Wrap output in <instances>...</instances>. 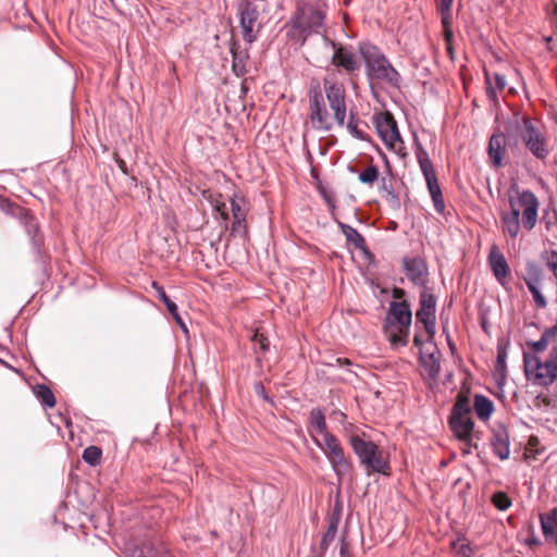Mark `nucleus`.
Returning a JSON list of instances; mask_svg holds the SVG:
<instances>
[{
	"mask_svg": "<svg viewBox=\"0 0 557 557\" xmlns=\"http://www.w3.org/2000/svg\"><path fill=\"white\" fill-rule=\"evenodd\" d=\"M509 210L500 212L503 233L517 238L521 226L527 231L534 228L537 221L539 200L531 190L509 195Z\"/></svg>",
	"mask_w": 557,
	"mask_h": 557,
	"instance_id": "nucleus-1",
	"label": "nucleus"
},
{
	"mask_svg": "<svg viewBox=\"0 0 557 557\" xmlns=\"http://www.w3.org/2000/svg\"><path fill=\"white\" fill-rule=\"evenodd\" d=\"M325 12L310 3L299 4L286 23V36L289 40L304 46L308 37L319 34L324 25Z\"/></svg>",
	"mask_w": 557,
	"mask_h": 557,
	"instance_id": "nucleus-2",
	"label": "nucleus"
},
{
	"mask_svg": "<svg viewBox=\"0 0 557 557\" xmlns=\"http://www.w3.org/2000/svg\"><path fill=\"white\" fill-rule=\"evenodd\" d=\"M359 53L364 61L367 78L371 85L376 82L399 87L400 74L376 46L362 42L359 45Z\"/></svg>",
	"mask_w": 557,
	"mask_h": 557,
	"instance_id": "nucleus-3",
	"label": "nucleus"
},
{
	"mask_svg": "<svg viewBox=\"0 0 557 557\" xmlns=\"http://www.w3.org/2000/svg\"><path fill=\"white\" fill-rule=\"evenodd\" d=\"M267 3L264 0H242L237 5V16L242 37L246 44H253L265 24Z\"/></svg>",
	"mask_w": 557,
	"mask_h": 557,
	"instance_id": "nucleus-4",
	"label": "nucleus"
},
{
	"mask_svg": "<svg viewBox=\"0 0 557 557\" xmlns=\"http://www.w3.org/2000/svg\"><path fill=\"white\" fill-rule=\"evenodd\" d=\"M349 444L354 453L358 456L360 463L366 468L367 473H386L388 469L387 461L383 458L376 444L372 441H366L358 434L349 436Z\"/></svg>",
	"mask_w": 557,
	"mask_h": 557,
	"instance_id": "nucleus-5",
	"label": "nucleus"
},
{
	"mask_svg": "<svg viewBox=\"0 0 557 557\" xmlns=\"http://www.w3.org/2000/svg\"><path fill=\"white\" fill-rule=\"evenodd\" d=\"M309 110L312 128L319 132H330L333 123L326 109L323 92L320 85H311L309 90Z\"/></svg>",
	"mask_w": 557,
	"mask_h": 557,
	"instance_id": "nucleus-6",
	"label": "nucleus"
},
{
	"mask_svg": "<svg viewBox=\"0 0 557 557\" xmlns=\"http://www.w3.org/2000/svg\"><path fill=\"white\" fill-rule=\"evenodd\" d=\"M323 88L329 101L330 108L334 113V119L338 126L345 125L347 106H346V90L342 83L336 81L323 79Z\"/></svg>",
	"mask_w": 557,
	"mask_h": 557,
	"instance_id": "nucleus-7",
	"label": "nucleus"
},
{
	"mask_svg": "<svg viewBox=\"0 0 557 557\" xmlns=\"http://www.w3.org/2000/svg\"><path fill=\"white\" fill-rule=\"evenodd\" d=\"M521 138L528 150L537 159L544 160L548 153V144L540 128L535 127L530 117H522Z\"/></svg>",
	"mask_w": 557,
	"mask_h": 557,
	"instance_id": "nucleus-8",
	"label": "nucleus"
},
{
	"mask_svg": "<svg viewBox=\"0 0 557 557\" xmlns=\"http://www.w3.org/2000/svg\"><path fill=\"white\" fill-rule=\"evenodd\" d=\"M435 311L436 298L428 288H423L420 294V308L416 313V318L418 322L424 325L430 339L435 335Z\"/></svg>",
	"mask_w": 557,
	"mask_h": 557,
	"instance_id": "nucleus-9",
	"label": "nucleus"
},
{
	"mask_svg": "<svg viewBox=\"0 0 557 557\" xmlns=\"http://www.w3.org/2000/svg\"><path fill=\"white\" fill-rule=\"evenodd\" d=\"M374 124L379 136L387 147L395 148L398 141L403 143L397 123L389 112L376 114Z\"/></svg>",
	"mask_w": 557,
	"mask_h": 557,
	"instance_id": "nucleus-10",
	"label": "nucleus"
},
{
	"mask_svg": "<svg viewBox=\"0 0 557 557\" xmlns=\"http://www.w3.org/2000/svg\"><path fill=\"white\" fill-rule=\"evenodd\" d=\"M324 41L330 45L334 53L332 55V64L336 67L343 69L347 73H354L360 69V63L356 54L347 47L330 40L326 36L323 37Z\"/></svg>",
	"mask_w": 557,
	"mask_h": 557,
	"instance_id": "nucleus-11",
	"label": "nucleus"
},
{
	"mask_svg": "<svg viewBox=\"0 0 557 557\" xmlns=\"http://www.w3.org/2000/svg\"><path fill=\"white\" fill-rule=\"evenodd\" d=\"M448 424L458 441L469 447H478L474 440H479V434L474 432V422L471 417L449 418Z\"/></svg>",
	"mask_w": 557,
	"mask_h": 557,
	"instance_id": "nucleus-12",
	"label": "nucleus"
},
{
	"mask_svg": "<svg viewBox=\"0 0 557 557\" xmlns=\"http://www.w3.org/2000/svg\"><path fill=\"white\" fill-rule=\"evenodd\" d=\"M124 554L125 557H173L161 544L147 540L127 543Z\"/></svg>",
	"mask_w": 557,
	"mask_h": 557,
	"instance_id": "nucleus-13",
	"label": "nucleus"
},
{
	"mask_svg": "<svg viewBox=\"0 0 557 557\" xmlns=\"http://www.w3.org/2000/svg\"><path fill=\"white\" fill-rule=\"evenodd\" d=\"M403 263L406 276L414 285L428 288L429 270L426 262L421 258H405Z\"/></svg>",
	"mask_w": 557,
	"mask_h": 557,
	"instance_id": "nucleus-14",
	"label": "nucleus"
},
{
	"mask_svg": "<svg viewBox=\"0 0 557 557\" xmlns=\"http://www.w3.org/2000/svg\"><path fill=\"white\" fill-rule=\"evenodd\" d=\"M506 152V135L504 133H494L488 141L487 153L495 168L503 166Z\"/></svg>",
	"mask_w": 557,
	"mask_h": 557,
	"instance_id": "nucleus-15",
	"label": "nucleus"
},
{
	"mask_svg": "<svg viewBox=\"0 0 557 557\" xmlns=\"http://www.w3.org/2000/svg\"><path fill=\"white\" fill-rule=\"evenodd\" d=\"M388 315L399 324L401 329H409L412 321L410 305L406 301H392L389 304Z\"/></svg>",
	"mask_w": 557,
	"mask_h": 557,
	"instance_id": "nucleus-16",
	"label": "nucleus"
},
{
	"mask_svg": "<svg viewBox=\"0 0 557 557\" xmlns=\"http://www.w3.org/2000/svg\"><path fill=\"white\" fill-rule=\"evenodd\" d=\"M327 460L339 481H343L347 476H351L352 463L350 458L345 455L344 448Z\"/></svg>",
	"mask_w": 557,
	"mask_h": 557,
	"instance_id": "nucleus-17",
	"label": "nucleus"
},
{
	"mask_svg": "<svg viewBox=\"0 0 557 557\" xmlns=\"http://www.w3.org/2000/svg\"><path fill=\"white\" fill-rule=\"evenodd\" d=\"M488 262L496 280L503 284L509 273V265L504 255L495 246L491 249Z\"/></svg>",
	"mask_w": 557,
	"mask_h": 557,
	"instance_id": "nucleus-18",
	"label": "nucleus"
},
{
	"mask_svg": "<svg viewBox=\"0 0 557 557\" xmlns=\"http://www.w3.org/2000/svg\"><path fill=\"white\" fill-rule=\"evenodd\" d=\"M524 282L529 292L532 294L536 306L542 309L545 308L547 306V301L539 288L540 273L534 265L529 269L528 276L524 278Z\"/></svg>",
	"mask_w": 557,
	"mask_h": 557,
	"instance_id": "nucleus-19",
	"label": "nucleus"
},
{
	"mask_svg": "<svg viewBox=\"0 0 557 557\" xmlns=\"http://www.w3.org/2000/svg\"><path fill=\"white\" fill-rule=\"evenodd\" d=\"M493 450L499 459L505 460L509 457V435L506 429L502 428L493 433L492 437Z\"/></svg>",
	"mask_w": 557,
	"mask_h": 557,
	"instance_id": "nucleus-20",
	"label": "nucleus"
},
{
	"mask_svg": "<svg viewBox=\"0 0 557 557\" xmlns=\"http://www.w3.org/2000/svg\"><path fill=\"white\" fill-rule=\"evenodd\" d=\"M541 527L546 541L557 544V507L541 516Z\"/></svg>",
	"mask_w": 557,
	"mask_h": 557,
	"instance_id": "nucleus-21",
	"label": "nucleus"
},
{
	"mask_svg": "<svg viewBox=\"0 0 557 557\" xmlns=\"http://www.w3.org/2000/svg\"><path fill=\"white\" fill-rule=\"evenodd\" d=\"M231 53L233 58V71L237 76L246 73V61L248 60V51L242 50L237 41L233 40L231 44Z\"/></svg>",
	"mask_w": 557,
	"mask_h": 557,
	"instance_id": "nucleus-22",
	"label": "nucleus"
},
{
	"mask_svg": "<svg viewBox=\"0 0 557 557\" xmlns=\"http://www.w3.org/2000/svg\"><path fill=\"white\" fill-rule=\"evenodd\" d=\"M152 287L156 289L160 300L165 305L166 309L173 315L176 323L181 326V329L184 332H187V327L178 313V308H177L176 304L170 299V297L164 292L163 287L161 285H159L158 282H156V281L152 282Z\"/></svg>",
	"mask_w": 557,
	"mask_h": 557,
	"instance_id": "nucleus-23",
	"label": "nucleus"
},
{
	"mask_svg": "<svg viewBox=\"0 0 557 557\" xmlns=\"http://www.w3.org/2000/svg\"><path fill=\"white\" fill-rule=\"evenodd\" d=\"M337 224L344 234L347 244L352 245L356 249L367 250L364 237L355 227L343 222H337Z\"/></svg>",
	"mask_w": 557,
	"mask_h": 557,
	"instance_id": "nucleus-24",
	"label": "nucleus"
},
{
	"mask_svg": "<svg viewBox=\"0 0 557 557\" xmlns=\"http://www.w3.org/2000/svg\"><path fill=\"white\" fill-rule=\"evenodd\" d=\"M314 442L327 459L343 449L338 438L330 432L325 433L321 440L314 438Z\"/></svg>",
	"mask_w": 557,
	"mask_h": 557,
	"instance_id": "nucleus-25",
	"label": "nucleus"
},
{
	"mask_svg": "<svg viewBox=\"0 0 557 557\" xmlns=\"http://www.w3.org/2000/svg\"><path fill=\"white\" fill-rule=\"evenodd\" d=\"M416 158L419 163L420 170L425 180L436 176L433 163L430 160L429 153L421 144L416 145Z\"/></svg>",
	"mask_w": 557,
	"mask_h": 557,
	"instance_id": "nucleus-26",
	"label": "nucleus"
},
{
	"mask_svg": "<svg viewBox=\"0 0 557 557\" xmlns=\"http://www.w3.org/2000/svg\"><path fill=\"white\" fill-rule=\"evenodd\" d=\"M473 408L480 420L487 421L494 411V404L488 397L478 394L474 396Z\"/></svg>",
	"mask_w": 557,
	"mask_h": 557,
	"instance_id": "nucleus-27",
	"label": "nucleus"
},
{
	"mask_svg": "<svg viewBox=\"0 0 557 557\" xmlns=\"http://www.w3.org/2000/svg\"><path fill=\"white\" fill-rule=\"evenodd\" d=\"M425 182H426L428 190L432 198L435 211L441 214L444 213L445 203H444V198L442 195L441 187L438 185L437 177L434 176V177L428 178V180H425Z\"/></svg>",
	"mask_w": 557,
	"mask_h": 557,
	"instance_id": "nucleus-28",
	"label": "nucleus"
},
{
	"mask_svg": "<svg viewBox=\"0 0 557 557\" xmlns=\"http://www.w3.org/2000/svg\"><path fill=\"white\" fill-rule=\"evenodd\" d=\"M420 364L423 368V370L426 373L429 379H431V380L437 379L440 371H441V363H440V359L435 356L434 352H431L425 356H421Z\"/></svg>",
	"mask_w": 557,
	"mask_h": 557,
	"instance_id": "nucleus-29",
	"label": "nucleus"
},
{
	"mask_svg": "<svg viewBox=\"0 0 557 557\" xmlns=\"http://www.w3.org/2000/svg\"><path fill=\"white\" fill-rule=\"evenodd\" d=\"M309 423L313 431L321 436L329 433L325 416L320 408H313L309 414Z\"/></svg>",
	"mask_w": 557,
	"mask_h": 557,
	"instance_id": "nucleus-30",
	"label": "nucleus"
},
{
	"mask_svg": "<svg viewBox=\"0 0 557 557\" xmlns=\"http://www.w3.org/2000/svg\"><path fill=\"white\" fill-rule=\"evenodd\" d=\"M471 407L468 396L459 394L453 406L449 418L470 417Z\"/></svg>",
	"mask_w": 557,
	"mask_h": 557,
	"instance_id": "nucleus-31",
	"label": "nucleus"
},
{
	"mask_svg": "<svg viewBox=\"0 0 557 557\" xmlns=\"http://www.w3.org/2000/svg\"><path fill=\"white\" fill-rule=\"evenodd\" d=\"M36 394L38 399L46 406L52 408L55 405V398L52 391L44 384L37 385Z\"/></svg>",
	"mask_w": 557,
	"mask_h": 557,
	"instance_id": "nucleus-32",
	"label": "nucleus"
},
{
	"mask_svg": "<svg viewBox=\"0 0 557 557\" xmlns=\"http://www.w3.org/2000/svg\"><path fill=\"white\" fill-rule=\"evenodd\" d=\"M101 456H102V450L98 446H89V447L85 448L82 457L86 463L94 467V466H97L98 463H100Z\"/></svg>",
	"mask_w": 557,
	"mask_h": 557,
	"instance_id": "nucleus-33",
	"label": "nucleus"
},
{
	"mask_svg": "<svg viewBox=\"0 0 557 557\" xmlns=\"http://www.w3.org/2000/svg\"><path fill=\"white\" fill-rule=\"evenodd\" d=\"M338 524L339 523H335L334 521H327V530L322 535V540L320 543V548L323 552H325L329 548L330 544L334 541L337 533Z\"/></svg>",
	"mask_w": 557,
	"mask_h": 557,
	"instance_id": "nucleus-34",
	"label": "nucleus"
},
{
	"mask_svg": "<svg viewBox=\"0 0 557 557\" xmlns=\"http://www.w3.org/2000/svg\"><path fill=\"white\" fill-rule=\"evenodd\" d=\"M221 198H222V195L219 194L218 196L212 197L210 201H211L214 212H216L221 216L223 222L226 223L230 219V215L227 212L226 203Z\"/></svg>",
	"mask_w": 557,
	"mask_h": 557,
	"instance_id": "nucleus-35",
	"label": "nucleus"
},
{
	"mask_svg": "<svg viewBox=\"0 0 557 557\" xmlns=\"http://www.w3.org/2000/svg\"><path fill=\"white\" fill-rule=\"evenodd\" d=\"M492 504L502 511L507 510L511 506V499L505 492H496L492 496Z\"/></svg>",
	"mask_w": 557,
	"mask_h": 557,
	"instance_id": "nucleus-36",
	"label": "nucleus"
},
{
	"mask_svg": "<svg viewBox=\"0 0 557 557\" xmlns=\"http://www.w3.org/2000/svg\"><path fill=\"white\" fill-rule=\"evenodd\" d=\"M244 202L245 201L243 198L238 199L237 197H234L231 200V210H232L233 219L237 220L238 222L240 220H246V210L243 207Z\"/></svg>",
	"mask_w": 557,
	"mask_h": 557,
	"instance_id": "nucleus-37",
	"label": "nucleus"
},
{
	"mask_svg": "<svg viewBox=\"0 0 557 557\" xmlns=\"http://www.w3.org/2000/svg\"><path fill=\"white\" fill-rule=\"evenodd\" d=\"M379 177V170L375 165L368 166L359 174V181L363 184H373Z\"/></svg>",
	"mask_w": 557,
	"mask_h": 557,
	"instance_id": "nucleus-38",
	"label": "nucleus"
},
{
	"mask_svg": "<svg viewBox=\"0 0 557 557\" xmlns=\"http://www.w3.org/2000/svg\"><path fill=\"white\" fill-rule=\"evenodd\" d=\"M358 123H359V120H358L357 115L351 113L349 116V121L347 123V128L354 137L360 139V140H366L367 137L363 134V132L358 128Z\"/></svg>",
	"mask_w": 557,
	"mask_h": 557,
	"instance_id": "nucleus-39",
	"label": "nucleus"
},
{
	"mask_svg": "<svg viewBox=\"0 0 557 557\" xmlns=\"http://www.w3.org/2000/svg\"><path fill=\"white\" fill-rule=\"evenodd\" d=\"M251 341L255 343V344H258L259 347H260V350L265 352L269 350V347H270V342L268 339L267 336H264L263 333L259 332V331H256L251 337Z\"/></svg>",
	"mask_w": 557,
	"mask_h": 557,
	"instance_id": "nucleus-40",
	"label": "nucleus"
},
{
	"mask_svg": "<svg viewBox=\"0 0 557 557\" xmlns=\"http://www.w3.org/2000/svg\"><path fill=\"white\" fill-rule=\"evenodd\" d=\"M454 0H440V11L442 13L443 24L446 25L448 23V18L450 17V9Z\"/></svg>",
	"mask_w": 557,
	"mask_h": 557,
	"instance_id": "nucleus-41",
	"label": "nucleus"
},
{
	"mask_svg": "<svg viewBox=\"0 0 557 557\" xmlns=\"http://www.w3.org/2000/svg\"><path fill=\"white\" fill-rule=\"evenodd\" d=\"M546 265L553 272L554 276L557 278V251L550 250L545 252Z\"/></svg>",
	"mask_w": 557,
	"mask_h": 557,
	"instance_id": "nucleus-42",
	"label": "nucleus"
},
{
	"mask_svg": "<svg viewBox=\"0 0 557 557\" xmlns=\"http://www.w3.org/2000/svg\"><path fill=\"white\" fill-rule=\"evenodd\" d=\"M342 510H343V505H342L341 500L337 499L334 503L332 510L329 512L326 521H334L335 523H339L341 517H342Z\"/></svg>",
	"mask_w": 557,
	"mask_h": 557,
	"instance_id": "nucleus-43",
	"label": "nucleus"
},
{
	"mask_svg": "<svg viewBox=\"0 0 557 557\" xmlns=\"http://www.w3.org/2000/svg\"><path fill=\"white\" fill-rule=\"evenodd\" d=\"M409 329L399 327L398 334L391 335V341L393 344L405 346L408 343Z\"/></svg>",
	"mask_w": 557,
	"mask_h": 557,
	"instance_id": "nucleus-44",
	"label": "nucleus"
},
{
	"mask_svg": "<svg viewBox=\"0 0 557 557\" xmlns=\"http://www.w3.org/2000/svg\"><path fill=\"white\" fill-rule=\"evenodd\" d=\"M506 358H507L506 351L505 350H498L497 359H496V364H495V370L502 376H505Z\"/></svg>",
	"mask_w": 557,
	"mask_h": 557,
	"instance_id": "nucleus-45",
	"label": "nucleus"
},
{
	"mask_svg": "<svg viewBox=\"0 0 557 557\" xmlns=\"http://www.w3.org/2000/svg\"><path fill=\"white\" fill-rule=\"evenodd\" d=\"M457 555L459 557H472L473 552L468 543H462L457 548Z\"/></svg>",
	"mask_w": 557,
	"mask_h": 557,
	"instance_id": "nucleus-46",
	"label": "nucleus"
},
{
	"mask_svg": "<svg viewBox=\"0 0 557 557\" xmlns=\"http://www.w3.org/2000/svg\"><path fill=\"white\" fill-rule=\"evenodd\" d=\"M493 79L498 90H503L507 85L506 77L502 74L495 73Z\"/></svg>",
	"mask_w": 557,
	"mask_h": 557,
	"instance_id": "nucleus-47",
	"label": "nucleus"
},
{
	"mask_svg": "<svg viewBox=\"0 0 557 557\" xmlns=\"http://www.w3.org/2000/svg\"><path fill=\"white\" fill-rule=\"evenodd\" d=\"M486 95L491 100L495 101L497 99V95L495 88L491 86V77L488 74H486Z\"/></svg>",
	"mask_w": 557,
	"mask_h": 557,
	"instance_id": "nucleus-48",
	"label": "nucleus"
},
{
	"mask_svg": "<svg viewBox=\"0 0 557 557\" xmlns=\"http://www.w3.org/2000/svg\"><path fill=\"white\" fill-rule=\"evenodd\" d=\"M245 222H246V220H240L239 222L237 220H234L233 225H232V232L240 233L242 231H245V228H246Z\"/></svg>",
	"mask_w": 557,
	"mask_h": 557,
	"instance_id": "nucleus-49",
	"label": "nucleus"
},
{
	"mask_svg": "<svg viewBox=\"0 0 557 557\" xmlns=\"http://www.w3.org/2000/svg\"><path fill=\"white\" fill-rule=\"evenodd\" d=\"M405 296V290L401 288H394L393 290V298L394 299H401Z\"/></svg>",
	"mask_w": 557,
	"mask_h": 557,
	"instance_id": "nucleus-50",
	"label": "nucleus"
},
{
	"mask_svg": "<svg viewBox=\"0 0 557 557\" xmlns=\"http://www.w3.org/2000/svg\"><path fill=\"white\" fill-rule=\"evenodd\" d=\"M256 391H257V393H258V394H260L264 399H267V398H268V396L265 395L264 387H263V385H262V384H260V383H259V384H257V385H256Z\"/></svg>",
	"mask_w": 557,
	"mask_h": 557,
	"instance_id": "nucleus-51",
	"label": "nucleus"
},
{
	"mask_svg": "<svg viewBox=\"0 0 557 557\" xmlns=\"http://www.w3.org/2000/svg\"><path fill=\"white\" fill-rule=\"evenodd\" d=\"M33 230L34 232L37 231V225L33 223V219H30V221L27 223V232L29 235H32L33 233Z\"/></svg>",
	"mask_w": 557,
	"mask_h": 557,
	"instance_id": "nucleus-52",
	"label": "nucleus"
},
{
	"mask_svg": "<svg viewBox=\"0 0 557 557\" xmlns=\"http://www.w3.org/2000/svg\"><path fill=\"white\" fill-rule=\"evenodd\" d=\"M336 362H337L341 367L351 364L350 360H349V359H347V358H337V359H336Z\"/></svg>",
	"mask_w": 557,
	"mask_h": 557,
	"instance_id": "nucleus-53",
	"label": "nucleus"
},
{
	"mask_svg": "<svg viewBox=\"0 0 557 557\" xmlns=\"http://www.w3.org/2000/svg\"><path fill=\"white\" fill-rule=\"evenodd\" d=\"M117 165L119 168L121 169V171L125 174H127V168H126V163L125 161L123 160H117Z\"/></svg>",
	"mask_w": 557,
	"mask_h": 557,
	"instance_id": "nucleus-54",
	"label": "nucleus"
},
{
	"mask_svg": "<svg viewBox=\"0 0 557 557\" xmlns=\"http://www.w3.org/2000/svg\"><path fill=\"white\" fill-rule=\"evenodd\" d=\"M413 344L417 347H421L423 345V339L417 334V335H414Z\"/></svg>",
	"mask_w": 557,
	"mask_h": 557,
	"instance_id": "nucleus-55",
	"label": "nucleus"
},
{
	"mask_svg": "<svg viewBox=\"0 0 557 557\" xmlns=\"http://www.w3.org/2000/svg\"><path fill=\"white\" fill-rule=\"evenodd\" d=\"M472 448L473 447H469L468 445L463 444L462 454H470Z\"/></svg>",
	"mask_w": 557,
	"mask_h": 557,
	"instance_id": "nucleus-56",
	"label": "nucleus"
},
{
	"mask_svg": "<svg viewBox=\"0 0 557 557\" xmlns=\"http://www.w3.org/2000/svg\"><path fill=\"white\" fill-rule=\"evenodd\" d=\"M539 543H540V541L537 539H532V540L529 541L530 545H536Z\"/></svg>",
	"mask_w": 557,
	"mask_h": 557,
	"instance_id": "nucleus-57",
	"label": "nucleus"
},
{
	"mask_svg": "<svg viewBox=\"0 0 557 557\" xmlns=\"http://www.w3.org/2000/svg\"><path fill=\"white\" fill-rule=\"evenodd\" d=\"M553 16L557 20V3L554 5Z\"/></svg>",
	"mask_w": 557,
	"mask_h": 557,
	"instance_id": "nucleus-58",
	"label": "nucleus"
},
{
	"mask_svg": "<svg viewBox=\"0 0 557 557\" xmlns=\"http://www.w3.org/2000/svg\"><path fill=\"white\" fill-rule=\"evenodd\" d=\"M341 557H346L345 556V548L344 547L341 548Z\"/></svg>",
	"mask_w": 557,
	"mask_h": 557,
	"instance_id": "nucleus-59",
	"label": "nucleus"
},
{
	"mask_svg": "<svg viewBox=\"0 0 557 557\" xmlns=\"http://www.w3.org/2000/svg\"><path fill=\"white\" fill-rule=\"evenodd\" d=\"M448 345H449V347H450V349H451V350L455 348V345H454V343H453V342L448 341Z\"/></svg>",
	"mask_w": 557,
	"mask_h": 557,
	"instance_id": "nucleus-60",
	"label": "nucleus"
},
{
	"mask_svg": "<svg viewBox=\"0 0 557 557\" xmlns=\"http://www.w3.org/2000/svg\"><path fill=\"white\" fill-rule=\"evenodd\" d=\"M345 5H348L350 3V0H344Z\"/></svg>",
	"mask_w": 557,
	"mask_h": 557,
	"instance_id": "nucleus-61",
	"label": "nucleus"
}]
</instances>
